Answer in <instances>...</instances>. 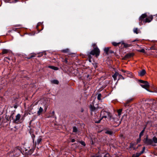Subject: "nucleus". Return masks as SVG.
Segmentation results:
<instances>
[{
    "label": "nucleus",
    "mask_w": 157,
    "mask_h": 157,
    "mask_svg": "<svg viewBox=\"0 0 157 157\" xmlns=\"http://www.w3.org/2000/svg\"><path fill=\"white\" fill-rule=\"evenodd\" d=\"M109 116V113L105 111H102L101 113L100 114V117H101V119L99 120L98 121H95V122L96 123H99L100 122L101 120L104 118H106L107 117V116Z\"/></svg>",
    "instance_id": "nucleus-1"
},
{
    "label": "nucleus",
    "mask_w": 157,
    "mask_h": 157,
    "mask_svg": "<svg viewBox=\"0 0 157 157\" xmlns=\"http://www.w3.org/2000/svg\"><path fill=\"white\" fill-rule=\"evenodd\" d=\"M100 52L99 49L96 47L94 48V50L91 51L90 53L93 55H95L96 56H97L99 55Z\"/></svg>",
    "instance_id": "nucleus-2"
},
{
    "label": "nucleus",
    "mask_w": 157,
    "mask_h": 157,
    "mask_svg": "<svg viewBox=\"0 0 157 157\" xmlns=\"http://www.w3.org/2000/svg\"><path fill=\"white\" fill-rule=\"evenodd\" d=\"M147 15L146 14H142L141 16L139 18V24L140 25H142V22L143 21L144 22V20H145L144 19L145 18L147 17Z\"/></svg>",
    "instance_id": "nucleus-3"
},
{
    "label": "nucleus",
    "mask_w": 157,
    "mask_h": 157,
    "mask_svg": "<svg viewBox=\"0 0 157 157\" xmlns=\"http://www.w3.org/2000/svg\"><path fill=\"white\" fill-rule=\"evenodd\" d=\"M147 15L146 14H142L141 16L139 18V24L140 25H142V22L143 21L144 22V20H145L144 19L145 18L147 17Z\"/></svg>",
    "instance_id": "nucleus-4"
},
{
    "label": "nucleus",
    "mask_w": 157,
    "mask_h": 157,
    "mask_svg": "<svg viewBox=\"0 0 157 157\" xmlns=\"http://www.w3.org/2000/svg\"><path fill=\"white\" fill-rule=\"evenodd\" d=\"M20 118V114H18L16 116L15 119L13 121L15 123L18 124L19 121V120Z\"/></svg>",
    "instance_id": "nucleus-5"
},
{
    "label": "nucleus",
    "mask_w": 157,
    "mask_h": 157,
    "mask_svg": "<svg viewBox=\"0 0 157 157\" xmlns=\"http://www.w3.org/2000/svg\"><path fill=\"white\" fill-rule=\"evenodd\" d=\"M140 86L145 89L148 88L149 87V84L147 82H146L143 84H140Z\"/></svg>",
    "instance_id": "nucleus-6"
},
{
    "label": "nucleus",
    "mask_w": 157,
    "mask_h": 157,
    "mask_svg": "<svg viewBox=\"0 0 157 157\" xmlns=\"http://www.w3.org/2000/svg\"><path fill=\"white\" fill-rule=\"evenodd\" d=\"M152 16L151 15L149 17L146 18L145 20H144V22H150L152 20Z\"/></svg>",
    "instance_id": "nucleus-7"
},
{
    "label": "nucleus",
    "mask_w": 157,
    "mask_h": 157,
    "mask_svg": "<svg viewBox=\"0 0 157 157\" xmlns=\"http://www.w3.org/2000/svg\"><path fill=\"white\" fill-rule=\"evenodd\" d=\"M146 73L145 70L144 69H143L138 72V75L139 76L142 77L144 76Z\"/></svg>",
    "instance_id": "nucleus-8"
},
{
    "label": "nucleus",
    "mask_w": 157,
    "mask_h": 157,
    "mask_svg": "<svg viewBox=\"0 0 157 157\" xmlns=\"http://www.w3.org/2000/svg\"><path fill=\"white\" fill-rule=\"evenodd\" d=\"M119 73L117 72H116L115 74L113 75V78L114 80H116L117 79V77L118 76Z\"/></svg>",
    "instance_id": "nucleus-9"
},
{
    "label": "nucleus",
    "mask_w": 157,
    "mask_h": 157,
    "mask_svg": "<svg viewBox=\"0 0 157 157\" xmlns=\"http://www.w3.org/2000/svg\"><path fill=\"white\" fill-rule=\"evenodd\" d=\"M42 140V137L41 136H39L37 140L36 143L37 144H39L40 143Z\"/></svg>",
    "instance_id": "nucleus-10"
},
{
    "label": "nucleus",
    "mask_w": 157,
    "mask_h": 157,
    "mask_svg": "<svg viewBox=\"0 0 157 157\" xmlns=\"http://www.w3.org/2000/svg\"><path fill=\"white\" fill-rule=\"evenodd\" d=\"M145 142L146 144H151L152 143V141L151 139H147Z\"/></svg>",
    "instance_id": "nucleus-11"
},
{
    "label": "nucleus",
    "mask_w": 157,
    "mask_h": 157,
    "mask_svg": "<svg viewBox=\"0 0 157 157\" xmlns=\"http://www.w3.org/2000/svg\"><path fill=\"white\" fill-rule=\"evenodd\" d=\"M105 133L106 134L112 135L113 134V132L111 130H107L105 131Z\"/></svg>",
    "instance_id": "nucleus-12"
},
{
    "label": "nucleus",
    "mask_w": 157,
    "mask_h": 157,
    "mask_svg": "<svg viewBox=\"0 0 157 157\" xmlns=\"http://www.w3.org/2000/svg\"><path fill=\"white\" fill-rule=\"evenodd\" d=\"M121 44H122L124 45V47L127 48L130 46V45L129 44L124 43V41H121Z\"/></svg>",
    "instance_id": "nucleus-13"
},
{
    "label": "nucleus",
    "mask_w": 157,
    "mask_h": 157,
    "mask_svg": "<svg viewBox=\"0 0 157 157\" xmlns=\"http://www.w3.org/2000/svg\"><path fill=\"white\" fill-rule=\"evenodd\" d=\"M43 111V109L41 107H40L38 111H37V114L38 115H40Z\"/></svg>",
    "instance_id": "nucleus-14"
},
{
    "label": "nucleus",
    "mask_w": 157,
    "mask_h": 157,
    "mask_svg": "<svg viewBox=\"0 0 157 157\" xmlns=\"http://www.w3.org/2000/svg\"><path fill=\"white\" fill-rule=\"evenodd\" d=\"M48 67L51 69L54 70H57L58 69V68L57 67H54L53 66H49Z\"/></svg>",
    "instance_id": "nucleus-15"
},
{
    "label": "nucleus",
    "mask_w": 157,
    "mask_h": 157,
    "mask_svg": "<svg viewBox=\"0 0 157 157\" xmlns=\"http://www.w3.org/2000/svg\"><path fill=\"white\" fill-rule=\"evenodd\" d=\"M34 149V147H33L31 149H30L28 151V154L29 155H31L33 152Z\"/></svg>",
    "instance_id": "nucleus-16"
},
{
    "label": "nucleus",
    "mask_w": 157,
    "mask_h": 157,
    "mask_svg": "<svg viewBox=\"0 0 157 157\" xmlns=\"http://www.w3.org/2000/svg\"><path fill=\"white\" fill-rule=\"evenodd\" d=\"M90 110L92 111H94L96 109V108L92 105H90Z\"/></svg>",
    "instance_id": "nucleus-17"
},
{
    "label": "nucleus",
    "mask_w": 157,
    "mask_h": 157,
    "mask_svg": "<svg viewBox=\"0 0 157 157\" xmlns=\"http://www.w3.org/2000/svg\"><path fill=\"white\" fill-rule=\"evenodd\" d=\"M145 128H144V129L142 131L140 132V135H139V136L140 138H141V137L143 136L144 133V132L145 129Z\"/></svg>",
    "instance_id": "nucleus-18"
},
{
    "label": "nucleus",
    "mask_w": 157,
    "mask_h": 157,
    "mask_svg": "<svg viewBox=\"0 0 157 157\" xmlns=\"http://www.w3.org/2000/svg\"><path fill=\"white\" fill-rule=\"evenodd\" d=\"M20 151L19 149L16 148H15L13 150V151L12 152L13 153V155H16V153H15L16 151L19 152Z\"/></svg>",
    "instance_id": "nucleus-19"
},
{
    "label": "nucleus",
    "mask_w": 157,
    "mask_h": 157,
    "mask_svg": "<svg viewBox=\"0 0 157 157\" xmlns=\"http://www.w3.org/2000/svg\"><path fill=\"white\" fill-rule=\"evenodd\" d=\"M133 32L134 33H136V34L139 33V32H140V31L139 30H138V29L137 28H134L133 29Z\"/></svg>",
    "instance_id": "nucleus-20"
},
{
    "label": "nucleus",
    "mask_w": 157,
    "mask_h": 157,
    "mask_svg": "<svg viewBox=\"0 0 157 157\" xmlns=\"http://www.w3.org/2000/svg\"><path fill=\"white\" fill-rule=\"evenodd\" d=\"M122 109H119L117 111V113H118V116L119 118L120 117L121 113L122 111Z\"/></svg>",
    "instance_id": "nucleus-21"
},
{
    "label": "nucleus",
    "mask_w": 157,
    "mask_h": 157,
    "mask_svg": "<svg viewBox=\"0 0 157 157\" xmlns=\"http://www.w3.org/2000/svg\"><path fill=\"white\" fill-rule=\"evenodd\" d=\"M121 44V42L116 43L115 42H113L112 43V44L114 46H117L119 45V44Z\"/></svg>",
    "instance_id": "nucleus-22"
},
{
    "label": "nucleus",
    "mask_w": 157,
    "mask_h": 157,
    "mask_svg": "<svg viewBox=\"0 0 157 157\" xmlns=\"http://www.w3.org/2000/svg\"><path fill=\"white\" fill-rule=\"evenodd\" d=\"M9 50L7 49H3L2 51V54H4L7 53L8 52Z\"/></svg>",
    "instance_id": "nucleus-23"
},
{
    "label": "nucleus",
    "mask_w": 157,
    "mask_h": 157,
    "mask_svg": "<svg viewBox=\"0 0 157 157\" xmlns=\"http://www.w3.org/2000/svg\"><path fill=\"white\" fill-rule=\"evenodd\" d=\"M118 80H119L120 79H124V78L123 77V76L119 74V75H118Z\"/></svg>",
    "instance_id": "nucleus-24"
},
{
    "label": "nucleus",
    "mask_w": 157,
    "mask_h": 157,
    "mask_svg": "<svg viewBox=\"0 0 157 157\" xmlns=\"http://www.w3.org/2000/svg\"><path fill=\"white\" fill-rule=\"evenodd\" d=\"M77 131V129L76 127H73V132H76Z\"/></svg>",
    "instance_id": "nucleus-25"
},
{
    "label": "nucleus",
    "mask_w": 157,
    "mask_h": 157,
    "mask_svg": "<svg viewBox=\"0 0 157 157\" xmlns=\"http://www.w3.org/2000/svg\"><path fill=\"white\" fill-rule=\"evenodd\" d=\"M137 51L138 52H142V53H145V50L144 49H141L140 50H137Z\"/></svg>",
    "instance_id": "nucleus-26"
},
{
    "label": "nucleus",
    "mask_w": 157,
    "mask_h": 157,
    "mask_svg": "<svg viewBox=\"0 0 157 157\" xmlns=\"http://www.w3.org/2000/svg\"><path fill=\"white\" fill-rule=\"evenodd\" d=\"M153 140L155 143H157V138L155 137H154L153 138Z\"/></svg>",
    "instance_id": "nucleus-27"
},
{
    "label": "nucleus",
    "mask_w": 157,
    "mask_h": 157,
    "mask_svg": "<svg viewBox=\"0 0 157 157\" xmlns=\"http://www.w3.org/2000/svg\"><path fill=\"white\" fill-rule=\"evenodd\" d=\"M133 54L132 53L126 55V57L127 58L133 56Z\"/></svg>",
    "instance_id": "nucleus-28"
},
{
    "label": "nucleus",
    "mask_w": 157,
    "mask_h": 157,
    "mask_svg": "<svg viewBox=\"0 0 157 157\" xmlns=\"http://www.w3.org/2000/svg\"><path fill=\"white\" fill-rule=\"evenodd\" d=\"M110 48L109 47H106V48H105L104 49V51H105V52L106 53H107L109 51V48Z\"/></svg>",
    "instance_id": "nucleus-29"
},
{
    "label": "nucleus",
    "mask_w": 157,
    "mask_h": 157,
    "mask_svg": "<svg viewBox=\"0 0 157 157\" xmlns=\"http://www.w3.org/2000/svg\"><path fill=\"white\" fill-rule=\"evenodd\" d=\"M127 73H128V74L127 75L128 77L130 78L133 77V76L132 73H131V72H127Z\"/></svg>",
    "instance_id": "nucleus-30"
},
{
    "label": "nucleus",
    "mask_w": 157,
    "mask_h": 157,
    "mask_svg": "<svg viewBox=\"0 0 157 157\" xmlns=\"http://www.w3.org/2000/svg\"><path fill=\"white\" fill-rule=\"evenodd\" d=\"M101 94H98L97 97V98L98 100H101Z\"/></svg>",
    "instance_id": "nucleus-31"
},
{
    "label": "nucleus",
    "mask_w": 157,
    "mask_h": 157,
    "mask_svg": "<svg viewBox=\"0 0 157 157\" xmlns=\"http://www.w3.org/2000/svg\"><path fill=\"white\" fill-rule=\"evenodd\" d=\"M52 82L53 83L55 84H57L59 83L58 81V80H53V81H52Z\"/></svg>",
    "instance_id": "nucleus-32"
},
{
    "label": "nucleus",
    "mask_w": 157,
    "mask_h": 157,
    "mask_svg": "<svg viewBox=\"0 0 157 157\" xmlns=\"http://www.w3.org/2000/svg\"><path fill=\"white\" fill-rule=\"evenodd\" d=\"M102 156L101 155L97 154L92 157H101Z\"/></svg>",
    "instance_id": "nucleus-33"
},
{
    "label": "nucleus",
    "mask_w": 157,
    "mask_h": 157,
    "mask_svg": "<svg viewBox=\"0 0 157 157\" xmlns=\"http://www.w3.org/2000/svg\"><path fill=\"white\" fill-rule=\"evenodd\" d=\"M140 154L137 153L136 155H134L132 156V157H138Z\"/></svg>",
    "instance_id": "nucleus-34"
},
{
    "label": "nucleus",
    "mask_w": 157,
    "mask_h": 157,
    "mask_svg": "<svg viewBox=\"0 0 157 157\" xmlns=\"http://www.w3.org/2000/svg\"><path fill=\"white\" fill-rule=\"evenodd\" d=\"M111 119L113 120L115 122H117V121H118V119L117 118L116 119L115 118H113Z\"/></svg>",
    "instance_id": "nucleus-35"
},
{
    "label": "nucleus",
    "mask_w": 157,
    "mask_h": 157,
    "mask_svg": "<svg viewBox=\"0 0 157 157\" xmlns=\"http://www.w3.org/2000/svg\"><path fill=\"white\" fill-rule=\"evenodd\" d=\"M68 51H69V50L68 49H66L63 50L62 51L63 52L66 53V52H67Z\"/></svg>",
    "instance_id": "nucleus-36"
},
{
    "label": "nucleus",
    "mask_w": 157,
    "mask_h": 157,
    "mask_svg": "<svg viewBox=\"0 0 157 157\" xmlns=\"http://www.w3.org/2000/svg\"><path fill=\"white\" fill-rule=\"evenodd\" d=\"M80 143L82 145L84 146H85V145H86L85 143L83 141H81L80 142Z\"/></svg>",
    "instance_id": "nucleus-37"
},
{
    "label": "nucleus",
    "mask_w": 157,
    "mask_h": 157,
    "mask_svg": "<svg viewBox=\"0 0 157 157\" xmlns=\"http://www.w3.org/2000/svg\"><path fill=\"white\" fill-rule=\"evenodd\" d=\"M35 54H32L30 56V57L29 58L30 59V58L33 57H35Z\"/></svg>",
    "instance_id": "nucleus-38"
},
{
    "label": "nucleus",
    "mask_w": 157,
    "mask_h": 157,
    "mask_svg": "<svg viewBox=\"0 0 157 157\" xmlns=\"http://www.w3.org/2000/svg\"><path fill=\"white\" fill-rule=\"evenodd\" d=\"M141 140V138L139 137V138L137 139V143H139Z\"/></svg>",
    "instance_id": "nucleus-39"
},
{
    "label": "nucleus",
    "mask_w": 157,
    "mask_h": 157,
    "mask_svg": "<svg viewBox=\"0 0 157 157\" xmlns=\"http://www.w3.org/2000/svg\"><path fill=\"white\" fill-rule=\"evenodd\" d=\"M139 81L141 83H142L143 84H144L145 82H146V81H144V80H139Z\"/></svg>",
    "instance_id": "nucleus-40"
},
{
    "label": "nucleus",
    "mask_w": 157,
    "mask_h": 157,
    "mask_svg": "<svg viewBox=\"0 0 157 157\" xmlns=\"http://www.w3.org/2000/svg\"><path fill=\"white\" fill-rule=\"evenodd\" d=\"M109 156V154L106 153L104 155V157H108Z\"/></svg>",
    "instance_id": "nucleus-41"
},
{
    "label": "nucleus",
    "mask_w": 157,
    "mask_h": 157,
    "mask_svg": "<svg viewBox=\"0 0 157 157\" xmlns=\"http://www.w3.org/2000/svg\"><path fill=\"white\" fill-rule=\"evenodd\" d=\"M127 72H129L126 71L125 73V74H124V75L127 76V75L128 74V73H127Z\"/></svg>",
    "instance_id": "nucleus-42"
},
{
    "label": "nucleus",
    "mask_w": 157,
    "mask_h": 157,
    "mask_svg": "<svg viewBox=\"0 0 157 157\" xmlns=\"http://www.w3.org/2000/svg\"><path fill=\"white\" fill-rule=\"evenodd\" d=\"M75 141V140L74 139H72L71 140V142L72 143L73 142H74Z\"/></svg>",
    "instance_id": "nucleus-43"
},
{
    "label": "nucleus",
    "mask_w": 157,
    "mask_h": 157,
    "mask_svg": "<svg viewBox=\"0 0 157 157\" xmlns=\"http://www.w3.org/2000/svg\"><path fill=\"white\" fill-rule=\"evenodd\" d=\"M92 46L94 48H95L94 47L96 46V44H93Z\"/></svg>",
    "instance_id": "nucleus-44"
},
{
    "label": "nucleus",
    "mask_w": 157,
    "mask_h": 157,
    "mask_svg": "<svg viewBox=\"0 0 157 157\" xmlns=\"http://www.w3.org/2000/svg\"><path fill=\"white\" fill-rule=\"evenodd\" d=\"M121 71H122V72H124V73H125L126 72V71H124V70H121Z\"/></svg>",
    "instance_id": "nucleus-45"
},
{
    "label": "nucleus",
    "mask_w": 157,
    "mask_h": 157,
    "mask_svg": "<svg viewBox=\"0 0 157 157\" xmlns=\"http://www.w3.org/2000/svg\"><path fill=\"white\" fill-rule=\"evenodd\" d=\"M146 89L147 91H149V92H152L151 91H150V90H149L148 88H147V89L146 88V89Z\"/></svg>",
    "instance_id": "nucleus-46"
},
{
    "label": "nucleus",
    "mask_w": 157,
    "mask_h": 157,
    "mask_svg": "<svg viewBox=\"0 0 157 157\" xmlns=\"http://www.w3.org/2000/svg\"><path fill=\"white\" fill-rule=\"evenodd\" d=\"M145 147H144L143 148V151H144V150H145Z\"/></svg>",
    "instance_id": "nucleus-47"
},
{
    "label": "nucleus",
    "mask_w": 157,
    "mask_h": 157,
    "mask_svg": "<svg viewBox=\"0 0 157 157\" xmlns=\"http://www.w3.org/2000/svg\"><path fill=\"white\" fill-rule=\"evenodd\" d=\"M121 121H120L119 123L118 124V125L119 124H120L121 123Z\"/></svg>",
    "instance_id": "nucleus-48"
},
{
    "label": "nucleus",
    "mask_w": 157,
    "mask_h": 157,
    "mask_svg": "<svg viewBox=\"0 0 157 157\" xmlns=\"http://www.w3.org/2000/svg\"><path fill=\"white\" fill-rule=\"evenodd\" d=\"M136 41V40H133L131 42H135V41Z\"/></svg>",
    "instance_id": "nucleus-49"
},
{
    "label": "nucleus",
    "mask_w": 157,
    "mask_h": 157,
    "mask_svg": "<svg viewBox=\"0 0 157 157\" xmlns=\"http://www.w3.org/2000/svg\"><path fill=\"white\" fill-rule=\"evenodd\" d=\"M132 100V99H131V100H130L129 101H128V102H127V103H128V102H129L130 101H131Z\"/></svg>",
    "instance_id": "nucleus-50"
},
{
    "label": "nucleus",
    "mask_w": 157,
    "mask_h": 157,
    "mask_svg": "<svg viewBox=\"0 0 157 157\" xmlns=\"http://www.w3.org/2000/svg\"><path fill=\"white\" fill-rule=\"evenodd\" d=\"M151 49H154L153 48V47L151 48Z\"/></svg>",
    "instance_id": "nucleus-51"
},
{
    "label": "nucleus",
    "mask_w": 157,
    "mask_h": 157,
    "mask_svg": "<svg viewBox=\"0 0 157 157\" xmlns=\"http://www.w3.org/2000/svg\"><path fill=\"white\" fill-rule=\"evenodd\" d=\"M136 40V41H138V40H136H136Z\"/></svg>",
    "instance_id": "nucleus-52"
},
{
    "label": "nucleus",
    "mask_w": 157,
    "mask_h": 157,
    "mask_svg": "<svg viewBox=\"0 0 157 157\" xmlns=\"http://www.w3.org/2000/svg\"><path fill=\"white\" fill-rule=\"evenodd\" d=\"M124 106H126V104H125Z\"/></svg>",
    "instance_id": "nucleus-53"
},
{
    "label": "nucleus",
    "mask_w": 157,
    "mask_h": 157,
    "mask_svg": "<svg viewBox=\"0 0 157 157\" xmlns=\"http://www.w3.org/2000/svg\"><path fill=\"white\" fill-rule=\"evenodd\" d=\"M34 139L33 140V142L34 141Z\"/></svg>",
    "instance_id": "nucleus-54"
}]
</instances>
